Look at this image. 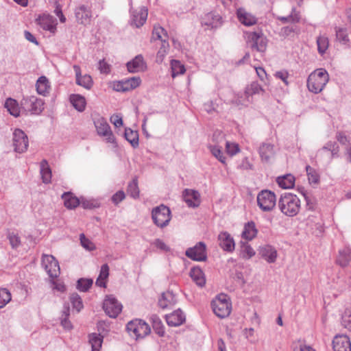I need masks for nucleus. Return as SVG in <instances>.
<instances>
[{
	"label": "nucleus",
	"instance_id": "nucleus-8",
	"mask_svg": "<svg viewBox=\"0 0 351 351\" xmlns=\"http://www.w3.org/2000/svg\"><path fill=\"white\" fill-rule=\"evenodd\" d=\"M122 307V304L112 295L106 296L104 301L103 308L110 317H117L121 312Z\"/></svg>",
	"mask_w": 351,
	"mask_h": 351
},
{
	"label": "nucleus",
	"instance_id": "nucleus-51",
	"mask_svg": "<svg viewBox=\"0 0 351 351\" xmlns=\"http://www.w3.org/2000/svg\"><path fill=\"white\" fill-rule=\"evenodd\" d=\"M306 171L308 176V180L311 183L317 184L319 180V176L317 171L311 166L306 167Z\"/></svg>",
	"mask_w": 351,
	"mask_h": 351
},
{
	"label": "nucleus",
	"instance_id": "nucleus-21",
	"mask_svg": "<svg viewBox=\"0 0 351 351\" xmlns=\"http://www.w3.org/2000/svg\"><path fill=\"white\" fill-rule=\"evenodd\" d=\"M165 318L167 324L170 326H178L185 322V315L180 309L167 315Z\"/></svg>",
	"mask_w": 351,
	"mask_h": 351
},
{
	"label": "nucleus",
	"instance_id": "nucleus-30",
	"mask_svg": "<svg viewBox=\"0 0 351 351\" xmlns=\"http://www.w3.org/2000/svg\"><path fill=\"white\" fill-rule=\"evenodd\" d=\"M38 24L45 30L53 32L56 25L53 23V18L49 15L40 16L37 19Z\"/></svg>",
	"mask_w": 351,
	"mask_h": 351
},
{
	"label": "nucleus",
	"instance_id": "nucleus-33",
	"mask_svg": "<svg viewBox=\"0 0 351 351\" xmlns=\"http://www.w3.org/2000/svg\"><path fill=\"white\" fill-rule=\"evenodd\" d=\"M70 101L77 111L83 112L85 110L86 99L83 96L77 94L71 95Z\"/></svg>",
	"mask_w": 351,
	"mask_h": 351
},
{
	"label": "nucleus",
	"instance_id": "nucleus-35",
	"mask_svg": "<svg viewBox=\"0 0 351 351\" xmlns=\"http://www.w3.org/2000/svg\"><path fill=\"white\" fill-rule=\"evenodd\" d=\"M277 182L280 187L282 189H291L295 184V178L291 174H287L285 176L278 177Z\"/></svg>",
	"mask_w": 351,
	"mask_h": 351
},
{
	"label": "nucleus",
	"instance_id": "nucleus-34",
	"mask_svg": "<svg viewBox=\"0 0 351 351\" xmlns=\"http://www.w3.org/2000/svg\"><path fill=\"white\" fill-rule=\"evenodd\" d=\"M103 336L97 333H91L88 335V341L91 345L92 351H100L103 343Z\"/></svg>",
	"mask_w": 351,
	"mask_h": 351
},
{
	"label": "nucleus",
	"instance_id": "nucleus-11",
	"mask_svg": "<svg viewBox=\"0 0 351 351\" xmlns=\"http://www.w3.org/2000/svg\"><path fill=\"white\" fill-rule=\"evenodd\" d=\"M13 145L15 152L19 153H23L27 149L28 138L23 130L20 129L14 130L13 133Z\"/></svg>",
	"mask_w": 351,
	"mask_h": 351
},
{
	"label": "nucleus",
	"instance_id": "nucleus-52",
	"mask_svg": "<svg viewBox=\"0 0 351 351\" xmlns=\"http://www.w3.org/2000/svg\"><path fill=\"white\" fill-rule=\"evenodd\" d=\"M263 91L261 86L256 82H253L250 85L246 88L245 94L248 95H253L254 94H258L260 92Z\"/></svg>",
	"mask_w": 351,
	"mask_h": 351
},
{
	"label": "nucleus",
	"instance_id": "nucleus-62",
	"mask_svg": "<svg viewBox=\"0 0 351 351\" xmlns=\"http://www.w3.org/2000/svg\"><path fill=\"white\" fill-rule=\"evenodd\" d=\"M110 122L116 127L119 128L123 125V119L122 117L119 114H112L110 117Z\"/></svg>",
	"mask_w": 351,
	"mask_h": 351
},
{
	"label": "nucleus",
	"instance_id": "nucleus-17",
	"mask_svg": "<svg viewBox=\"0 0 351 351\" xmlns=\"http://www.w3.org/2000/svg\"><path fill=\"white\" fill-rule=\"evenodd\" d=\"M183 198L189 207L196 208L200 204V195L195 190L185 189L183 192Z\"/></svg>",
	"mask_w": 351,
	"mask_h": 351
},
{
	"label": "nucleus",
	"instance_id": "nucleus-46",
	"mask_svg": "<svg viewBox=\"0 0 351 351\" xmlns=\"http://www.w3.org/2000/svg\"><path fill=\"white\" fill-rule=\"evenodd\" d=\"M171 66L172 70L173 77H175L178 75L183 74L185 72V68L184 65L181 64V62L178 60H171Z\"/></svg>",
	"mask_w": 351,
	"mask_h": 351
},
{
	"label": "nucleus",
	"instance_id": "nucleus-43",
	"mask_svg": "<svg viewBox=\"0 0 351 351\" xmlns=\"http://www.w3.org/2000/svg\"><path fill=\"white\" fill-rule=\"evenodd\" d=\"M168 35L167 31L159 25H154L152 31V40H162L167 38Z\"/></svg>",
	"mask_w": 351,
	"mask_h": 351
},
{
	"label": "nucleus",
	"instance_id": "nucleus-59",
	"mask_svg": "<svg viewBox=\"0 0 351 351\" xmlns=\"http://www.w3.org/2000/svg\"><path fill=\"white\" fill-rule=\"evenodd\" d=\"M322 149L331 152L332 156H335L339 152V146L336 142L328 141L322 147Z\"/></svg>",
	"mask_w": 351,
	"mask_h": 351
},
{
	"label": "nucleus",
	"instance_id": "nucleus-40",
	"mask_svg": "<svg viewBox=\"0 0 351 351\" xmlns=\"http://www.w3.org/2000/svg\"><path fill=\"white\" fill-rule=\"evenodd\" d=\"M70 315V308L69 304H65L62 311V315L60 317V323L62 327L66 330H71L73 328L72 324L69 320Z\"/></svg>",
	"mask_w": 351,
	"mask_h": 351
},
{
	"label": "nucleus",
	"instance_id": "nucleus-56",
	"mask_svg": "<svg viewBox=\"0 0 351 351\" xmlns=\"http://www.w3.org/2000/svg\"><path fill=\"white\" fill-rule=\"evenodd\" d=\"M8 239H9L10 245L13 248L17 247L21 243L20 237L14 231L8 232Z\"/></svg>",
	"mask_w": 351,
	"mask_h": 351
},
{
	"label": "nucleus",
	"instance_id": "nucleus-41",
	"mask_svg": "<svg viewBox=\"0 0 351 351\" xmlns=\"http://www.w3.org/2000/svg\"><path fill=\"white\" fill-rule=\"evenodd\" d=\"M152 327L155 332L160 337H163L165 333V326L157 315L152 316Z\"/></svg>",
	"mask_w": 351,
	"mask_h": 351
},
{
	"label": "nucleus",
	"instance_id": "nucleus-9",
	"mask_svg": "<svg viewBox=\"0 0 351 351\" xmlns=\"http://www.w3.org/2000/svg\"><path fill=\"white\" fill-rule=\"evenodd\" d=\"M42 265L49 276L56 278L60 274V266L58 261L52 255L43 254L42 257Z\"/></svg>",
	"mask_w": 351,
	"mask_h": 351
},
{
	"label": "nucleus",
	"instance_id": "nucleus-64",
	"mask_svg": "<svg viewBox=\"0 0 351 351\" xmlns=\"http://www.w3.org/2000/svg\"><path fill=\"white\" fill-rule=\"evenodd\" d=\"M99 69L101 73L108 74L110 72V65L104 60H99Z\"/></svg>",
	"mask_w": 351,
	"mask_h": 351
},
{
	"label": "nucleus",
	"instance_id": "nucleus-54",
	"mask_svg": "<svg viewBox=\"0 0 351 351\" xmlns=\"http://www.w3.org/2000/svg\"><path fill=\"white\" fill-rule=\"evenodd\" d=\"M342 326L351 330V310L346 309L341 317Z\"/></svg>",
	"mask_w": 351,
	"mask_h": 351
},
{
	"label": "nucleus",
	"instance_id": "nucleus-4",
	"mask_svg": "<svg viewBox=\"0 0 351 351\" xmlns=\"http://www.w3.org/2000/svg\"><path fill=\"white\" fill-rule=\"evenodd\" d=\"M152 218L158 227H166L171 220L170 209L163 204L156 206L152 211Z\"/></svg>",
	"mask_w": 351,
	"mask_h": 351
},
{
	"label": "nucleus",
	"instance_id": "nucleus-44",
	"mask_svg": "<svg viewBox=\"0 0 351 351\" xmlns=\"http://www.w3.org/2000/svg\"><path fill=\"white\" fill-rule=\"evenodd\" d=\"M317 45L318 52L322 55L328 49L329 46L328 38L326 36H319L317 38Z\"/></svg>",
	"mask_w": 351,
	"mask_h": 351
},
{
	"label": "nucleus",
	"instance_id": "nucleus-1",
	"mask_svg": "<svg viewBox=\"0 0 351 351\" xmlns=\"http://www.w3.org/2000/svg\"><path fill=\"white\" fill-rule=\"evenodd\" d=\"M278 206L285 215L293 217L300 211V200L296 195L286 193L280 196Z\"/></svg>",
	"mask_w": 351,
	"mask_h": 351
},
{
	"label": "nucleus",
	"instance_id": "nucleus-16",
	"mask_svg": "<svg viewBox=\"0 0 351 351\" xmlns=\"http://www.w3.org/2000/svg\"><path fill=\"white\" fill-rule=\"evenodd\" d=\"M334 351H351V343L346 335H337L332 341Z\"/></svg>",
	"mask_w": 351,
	"mask_h": 351
},
{
	"label": "nucleus",
	"instance_id": "nucleus-57",
	"mask_svg": "<svg viewBox=\"0 0 351 351\" xmlns=\"http://www.w3.org/2000/svg\"><path fill=\"white\" fill-rule=\"evenodd\" d=\"M301 193L306 200L307 209L311 210H315L316 206L315 199L311 196L308 195V194L304 189H302Z\"/></svg>",
	"mask_w": 351,
	"mask_h": 351
},
{
	"label": "nucleus",
	"instance_id": "nucleus-7",
	"mask_svg": "<svg viewBox=\"0 0 351 351\" xmlns=\"http://www.w3.org/2000/svg\"><path fill=\"white\" fill-rule=\"evenodd\" d=\"M43 104L42 99H38L35 96L23 97L21 102L23 110L34 114H39L43 111Z\"/></svg>",
	"mask_w": 351,
	"mask_h": 351
},
{
	"label": "nucleus",
	"instance_id": "nucleus-26",
	"mask_svg": "<svg viewBox=\"0 0 351 351\" xmlns=\"http://www.w3.org/2000/svg\"><path fill=\"white\" fill-rule=\"evenodd\" d=\"M336 40L341 45H344L346 48L351 47V40L348 36V29L345 27H336Z\"/></svg>",
	"mask_w": 351,
	"mask_h": 351
},
{
	"label": "nucleus",
	"instance_id": "nucleus-28",
	"mask_svg": "<svg viewBox=\"0 0 351 351\" xmlns=\"http://www.w3.org/2000/svg\"><path fill=\"white\" fill-rule=\"evenodd\" d=\"M351 261V250L349 247H344L339 250L337 257L336 263L341 267H346Z\"/></svg>",
	"mask_w": 351,
	"mask_h": 351
},
{
	"label": "nucleus",
	"instance_id": "nucleus-45",
	"mask_svg": "<svg viewBox=\"0 0 351 351\" xmlns=\"http://www.w3.org/2000/svg\"><path fill=\"white\" fill-rule=\"evenodd\" d=\"M138 332L135 335L136 339L144 338L150 333L151 329L149 326L144 321L141 320L137 328Z\"/></svg>",
	"mask_w": 351,
	"mask_h": 351
},
{
	"label": "nucleus",
	"instance_id": "nucleus-31",
	"mask_svg": "<svg viewBox=\"0 0 351 351\" xmlns=\"http://www.w3.org/2000/svg\"><path fill=\"white\" fill-rule=\"evenodd\" d=\"M190 276L199 287L204 286L206 280L202 270L199 267H193L190 271Z\"/></svg>",
	"mask_w": 351,
	"mask_h": 351
},
{
	"label": "nucleus",
	"instance_id": "nucleus-20",
	"mask_svg": "<svg viewBox=\"0 0 351 351\" xmlns=\"http://www.w3.org/2000/svg\"><path fill=\"white\" fill-rule=\"evenodd\" d=\"M76 75V84L88 90L90 89L93 86V80L89 75H81V69L78 65L73 66Z\"/></svg>",
	"mask_w": 351,
	"mask_h": 351
},
{
	"label": "nucleus",
	"instance_id": "nucleus-12",
	"mask_svg": "<svg viewBox=\"0 0 351 351\" xmlns=\"http://www.w3.org/2000/svg\"><path fill=\"white\" fill-rule=\"evenodd\" d=\"M186 256L193 261H204L206 260V245L203 242L197 243L194 247L186 250Z\"/></svg>",
	"mask_w": 351,
	"mask_h": 351
},
{
	"label": "nucleus",
	"instance_id": "nucleus-22",
	"mask_svg": "<svg viewBox=\"0 0 351 351\" xmlns=\"http://www.w3.org/2000/svg\"><path fill=\"white\" fill-rule=\"evenodd\" d=\"M259 254L269 263H274L277 258V251L270 245L260 247Z\"/></svg>",
	"mask_w": 351,
	"mask_h": 351
},
{
	"label": "nucleus",
	"instance_id": "nucleus-38",
	"mask_svg": "<svg viewBox=\"0 0 351 351\" xmlns=\"http://www.w3.org/2000/svg\"><path fill=\"white\" fill-rule=\"evenodd\" d=\"M124 136L132 147L136 148L138 146V134L137 131L132 130L130 128H125Z\"/></svg>",
	"mask_w": 351,
	"mask_h": 351
},
{
	"label": "nucleus",
	"instance_id": "nucleus-48",
	"mask_svg": "<svg viewBox=\"0 0 351 351\" xmlns=\"http://www.w3.org/2000/svg\"><path fill=\"white\" fill-rule=\"evenodd\" d=\"M70 301L72 306L77 312H80L84 307L82 298L77 293H73L70 295Z\"/></svg>",
	"mask_w": 351,
	"mask_h": 351
},
{
	"label": "nucleus",
	"instance_id": "nucleus-53",
	"mask_svg": "<svg viewBox=\"0 0 351 351\" xmlns=\"http://www.w3.org/2000/svg\"><path fill=\"white\" fill-rule=\"evenodd\" d=\"M141 319H134L129 322L126 325V329L130 335L135 337L136 332H138V327L141 323Z\"/></svg>",
	"mask_w": 351,
	"mask_h": 351
},
{
	"label": "nucleus",
	"instance_id": "nucleus-58",
	"mask_svg": "<svg viewBox=\"0 0 351 351\" xmlns=\"http://www.w3.org/2000/svg\"><path fill=\"white\" fill-rule=\"evenodd\" d=\"M241 255L243 258L248 259L255 255V252L248 244H243L241 247Z\"/></svg>",
	"mask_w": 351,
	"mask_h": 351
},
{
	"label": "nucleus",
	"instance_id": "nucleus-29",
	"mask_svg": "<svg viewBox=\"0 0 351 351\" xmlns=\"http://www.w3.org/2000/svg\"><path fill=\"white\" fill-rule=\"evenodd\" d=\"M64 206L69 209L76 208L80 204V199L71 192H65L62 195Z\"/></svg>",
	"mask_w": 351,
	"mask_h": 351
},
{
	"label": "nucleus",
	"instance_id": "nucleus-10",
	"mask_svg": "<svg viewBox=\"0 0 351 351\" xmlns=\"http://www.w3.org/2000/svg\"><path fill=\"white\" fill-rule=\"evenodd\" d=\"M141 82L139 77H132L125 80L115 82L113 84V89L118 92H126L138 87Z\"/></svg>",
	"mask_w": 351,
	"mask_h": 351
},
{
	"label": "nucleus",
	"instance_id": "nucleus-47",
	"mask_svg": "<svg viewBox=\"0 0 351 351\" xmlns=\"http://www.w3.org/2000/svg\"><path fill=\"white\" fill-rule=\"evenodd\" d=\"M208 149L213 156L218 159L221 163L226 164V157L219 146L210 145L208 146Z\"/></svg>",
	"mask_w": 351,
	"mask_h": 351
},
{
	"label": "nucleus",
	"instance_id": "nucleus-39",
	"mask_svg": "<svg viewBox=\"0 0 351 351\" xmlns=\"http://www.w3.org/2000/svg\"><path fill=\"white\" fill-rule=\"evenodd\" d=\"M40 174L44 183L48 184L51 182V171L46 160H43L40 162Z\"/></svg>",
	"mask_w": 351,
	"mask_h": 351
},
{
	"label": "nucleus",
	"instance_id": "nucleus-60",
	"mask_svg": "<svg viewBox=\"0 0 351 351\" xmlns=\"http://www.w3.org/2000/svg\"><path fill=\"white\" fill-rule=\"evenodd\" d=\"M226 152L230 156H234L239 152V145L227 141L226 143Z\"/></svg>",
	"mask_w": 351,
	"mask_h": 351
},
{
	"label": "nucleus",
	"instance_id": "nucleus-5",
	"mask_svg": "<svg viewBox=\"0 0 351 351\" xmlns=\"http://www.w3.org/2000/svg\"><path fill=\"white\" fill-rule=\"evenodd\" d=\"M257 204L263 211H271L276 205L275 193L269 190L261 191L257 195Z\"/></svg>",
	"mask_w": 351,
	"mask_h": 351
},
{
	"label": "nucleus",
	"instance_id": "nucleus-61",
	"mask_svg": "<svg viewBox=\"0 0 351 351\" xmlns=\"http://www.w3.org/2000/svg\"><path fill=\"white\" fill-rule=\"evenodd\" d=\"M125 197V193L123 191H119L114 193L112 197V201L114 204H118L123 201Z\"/></svg>",
	"mask_w": 351,
	"mask_h": 351
},
{
	"label": "nucleus",
	"instance_id": "nucleus-23",
	"mask_svg": "<svg viewBox=\"0 0 351 351\" xmlns=\"http://www.w3.org/2000/svg\"><path fill=\"white\" fill-rule=\"evenodd\" d=\"M177 302L176 295L172 291H167L162 294L158 300V306L162 308H167L173 306Z\"/></svg>",
	"mask_w": 351,
	"mask_h": 351
},
{
	"label": "nucleus",
	"instance_id": "nucleus-37",
	"mask_svg": "<svg viewBox=\"0 0 351 351\" xmlns=\"http://www.w3.org/2000/svg\"><path fill=\"white\" fill-rule=\"evenodd\" d=\"M36 86L38 93L43 95L48 93L50 88L49 81L45 76H41L38 79Z\"/></svg>",
	"mask_w": 351,
	"mask_h": 351
},
{
	"label": "nucleus",
	"instance_id": "nucleus-6",
	"mask_svg": "<svg viewBox=\"0 0 351 351\" xmlns=\"http://www.w3.org/2000/svg\"><path fill=\"white\" fill-rule=\"evenodd\" d=\"M95 126L98 135L105 138V141L108 143L114 144L117 146L115 137L110 129V127L106 120L100 117L94 121Z\"/></svg>",
	"mask_w": 351,
	"mask_h": 351
},
{
	"label": "nucleus",
	"instance_id": "nucleus-3",
	"mask_svg": "<svg viewBox=\"0 0 351 351\" xmlns=\"http://www.w3.org/2000/svg\"><path fill=\"white\" fill-rule=\"evenodd\" d=\"M214 313L220 318L228 317L232 309V305L228 302L226 295H220L211 302Z\"/></svg>",
	"mask_w": 351,
	"mask_h": 351
},
{
	"label": "nucleus",
	"instance_id": "nucleus-25",
	"mask_svg": "<svg viewBox=\"0 0 351 351\" xmlns=\"http://www.w3.org/2000/svg\"><path fill=\"white\" fill-rule=\"evenodd\" d=\"M259 154L263 161L269 162L275 154L274 145L270 143H263L259 148Z\"/></svg>",
	"mask_w": 351,
	"mask_h": 351
},
{
	"label": "nucleus",
	"instance_id": "nucleus-32",
	"mask_svg": "<svg viewBox=\"0 0 351 351\" xmlns=\"http://www.w3.org/2000/svg\"><path fill=\"white\" fill-rule=\"evenodd\" d=\"M257 232L254 222L250 221L245 224L242 237L246 240H252L256 236Z\"/></svg>",
	"mask_w": 351,
	"mask_h": 351
},
{
	"label": "nucleus",
	"instance_id": "nucleus-13",
	"mask_svg": "<svg viewBox=\"0 0 351 351\" xmlns=\"http://www.w3.org/2000/svg\"><path fill=\"white\" fill-rule=\"evenodd\" d=\"M248 40L252 43V48L258 51L263 52L267 47V39L262 33L256 32H250L247 36Z\"/></svg>",
	"mask_w": 351,
	"mask_h": 351
},
{
	"label": "nucleus",
	"instance_id": "nucleus-55",
	"mask_svg": "<svg viewBox=\"0 0 351 351\" xmlns=\"http://www.w3.org/2000/svg\"><path fill=\"white\" fill-rule=\"evenodd\" d=\"M80 240L82 246L88 251H93L95 249V244L87 239L84 234L80 235Z\"/></svg>",
	"mask_w": 351,
	"mask_h": 351
},
{
	"label": "nucleus",
	"instance_id": "nucleus-15",
	"mask_svg": "<svg viewBox=\"0 0 351 351\" xmlns=\"http://www.w3.org/2000/svg\"><path fill=\"white\" fill-rule=\"evenodd\" d=\"M126 66L128 71L132 73L144 71L147 68L142 55L135 56L131 61L127 62Z\"/></svg>",
	"mask_w": 351,
	"mask_h": 351
},
{
	"label": "nucleus",
	"instance_id": "nucleus-19",
	"mask_svg": "<svg viewBox=\"0 0 351 351\" xmlns=\"http://www.w3.org/2000/svg\"><path fill=\"white\" fill-rule=\"evenodd\" d=\"M221 17L219 14L210 12L205 15L202 21V25L207 26L210 29H216L222 24Z\"/></svg>",
	"mask_w": 351,
	"mask_h": 351
},
{
	"label": "nucleus",
	"instance_id": "nucleus-18",
	"mask_svg": "<svg viewBox=\"0 0 351 351\" xmlns=\"http://www.w3.org/2000/svg\"><path fill=\"white\" fill-rule=\"evenodd\" d=\"M219 246L225 251L231 252L234 250L233 238L227 232H222L218 235Z\"/></svg>",
	"mask_w": 351,
	"mask_h": 351
},
{
	"label": "nucleus",
	"instance_id": "nucleus-36",
	"mask_svg": "<svg viewBox=\"0 0 351 351\" xmlns=\"http://www.w3.org/2000/svg\"><path fill=\"white\" fill-rule=\"evenodd\" d=\"M5 108L10 114L15 117L20 115V108L16 100L12 98H8L5 102Z\"/></svg>",
	"mask_w": 351,
	"mask_h": 351
},
{
	"label": "nucleus",
	"instance_id": "nucleus-50",
	"mask_svg": "<svg viewBox=\"0 0 351 351\" xmlns=\"http://www.w3.org/2000/svg\"><path fill=\"white\" fill-rule=\"evenodd\" d=\"M93 285V280L89 278H80L77 282V289L83 292L87 291Z\"/></svg>",
	"mask_w": 351,
	"mask_h": 351
},
{
	"label": "nucleus",
	"instance_id": "nucleus-14",
	"mask_svg": "<svg viewBox=\"0 0 351 351\" xmlns=\"http://www.w3.org/2000/svg\"><path fill=\"white\" fill-rule=\"evenodd\" d=\"M130 12V25L136 27H140L143 25L147 18V9L145 7H142L139 11L131 10Z\"/></svg>",
	"mask_w": 351,
	"mask_h": 351
},
{
	"label": "nucleus",
	"instance_id": "nucleus-49",
	"mask_svg": "<svg viewBox=\"0 0 351 351\" xmlns=\"http://www.w3.org/2000/svg\"><path fill=\"white\" fill-rule=\"evenodd\" d=\"M11 299L10 292L5 288H0V308L8 304Z\"/></svg>",
	"mask_w": 351,
	"mask_h": 351
},
{
	"label": "nucleus",
	"instance_id": "nucleus-63",
	"mask_svg": "<svg viewBox=\"0 0 351 351\" xmlns=\"http://www.w3.org/2000/svg\"><path fill=\"white\" fill-rule=\"evenodd\" d=\"M291 18L292 19V23H298L300 21L301 14L299 11L296 10L295 8H293L291 9V14H289Z\"/></svg>",
	"mask_w": 351,
	"mask_h": 351
},
{
	"label": "nucleus",
	"instance_id": "nucleus-24",
	"mask_svg": "<svg viewBox=\"0 0 351 351\" xmlns=\"http://www.w3.org/2000/svg\"><path fill=\"white\" fill-rule=\"evenodd\" d=\"M75 14L80 23L84 25L89 23L91 17V12L85 5H81L77 8Z\"/></svg>",
	"mask_w": 351,
	"mask_h": 351
},
{
	"label": "nucleus",
	"instance_id": "nucleus-27",
	"mask_svg": "<svg viewBox=\"0 0 351 351\" xmlns=\"http://www.w3.org/2000/svg\"><path fill=\"white\" fill-rule=\"evenodd\" d=\"M237 17L239 21L246 26H251L256 23V17L245 12L243 8L237 10Z\"/></svg>",
	"mask_w": 351,
	"mask_h": 351
},
{
	"label": "nucleus",
	"instance_id": "nucleus-42",
	"mask_svg": "<svg viewBox=\"0 0 351 351\" xmlns=\"http://www.w3.org/2000/svg\"><path fill=\"white\" fill-rule=\"evenodd\" d=\"M127 193L134 199H137L139 197V189L136 178H134L130 182H129L127 188Z\"/></svg>",
	"mask_w": 351,
	"mask_h": 351
},
{
	"label": "nucleus",
	"instance_id": "nucleus-2",
	"mask_svg": "<svg viewBox=\"0 0 351 351\" xmlns=\"http://www.w3.org/2000/svg\"><path fill=\"white\" fill-rule=\"evenodd\" d=\"M329 80V75L326 69H319L311 73L307 79V87L313 93H320Z\"/></svg>",
	"mask_w": 351,
	"mask_h": 351
}]
</instances>
